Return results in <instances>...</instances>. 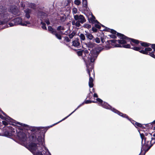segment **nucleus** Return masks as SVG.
<instances>
[{"label": "nucleus", "mask_w": 155, "mask_h": 155, "mask_svg": "<svg viewBox=\"0 0 155 155\" xmlns=\"http://www.w3.org/2000/svg\"><path fill=\"white\" fill-rule=\"evenodd\" d=\"M78 109V108H77L76 109H75L70 114H69L68 116H67L66 117H65V118H63V119H62L60 121H59L57 123H56L55 124H54V125H55L56 124H57V123H58L61 122V121H63L64 120H65V119H67L68 117H69V116H70L73 113H74L76 110H77Z\"/></svg>", "instance_id": "obj_14"}, {"label": "nucleus", "mask_w": 155, "mask_h": 155, "mask_svg": "<svg viewBox=\"0 0 155 155\" xmlns=\"http://www.w3.org/2000/svg\"><path fill=\"white\" fill-rule=\"evenodd\" d=\"M26 17L28 18H29L30 17V16L29 14H26Z\"/></svg>", "instance_id": "obj_43"}, {"label": "nucleus", "mask_w": 155, "mask_h": 155, "mask_svg": "<svg viewBox=\"0 0 155 155\" xmlns=\"http://www.w3.org/2000/svg\"><path fill=\"white\" fill-rule=\"evenodd\" d=\"M141 44L142 46L144 47H147L149 46V44L145 42L141 43Z\"/></svg>", "instance_id": "obj_26"}, {"label": "nucleus", "mask_w": 155, "mask_h": 155, "mask_svg": "<svg viewBox=\"0 0 155 155\" xmlns=\"http://www.w3.org/2000/svg\"><path fill=\"white\" fill-rule=\"evenodd\" d=\"M92 31L94 32H96L97 30V29L94 27H93L92 28Z\"/></svg>", "instance_id": "obj_39"}, {"label": "nucleus", "mask_w": 155, "mask_h": 155, "mask_svg": "<svg viewBox=\"0 0 155 155\" xmlns=\"http://www.w3.org/2000/svg\"><path fill=\"white\" fill-rule=\"evenodd\" d=\"M139 51L141 53H143V54H146V53L145 51V50H140V51Z\"/></svg>", "instance_id": "obj_38"}, {"label": "nucleus", "mask_w": 155, "mask_h": 155, "mask_svg": "<svg viewBox=\"0 0 155 155\" xmlns=\"http://www.w3.org/2000/svg\"><path fill=\"white\" fill-rule=\"evenodd\" d=\"M48 31L52 34L54 35L56 32L55 29L53 28L51 26H49L48 28Z\"/></svg>", "instance_id": "obj_13"}, {"label": "nucleus", "mask_w": 155, "mask_h": 155, "mask_svg": "<svg viewBox=\"0 0 155 155\" xmlns=\"http://www.w3.org/2000/svg\"><path fill=\"white\" fill-rule=\"evenodd\" d=\"M25 12L26 13V14H29L31 12V10L29 9H26L25 11Z\"/></svg>", "instance_id": "obj_35"}, {"label": "nucleus", "mask_w": 155, "mask_h": 155, "mask_svg": "<svg viewBox=\"0 0 155 155\" xmlns=\"http://www.w3.org/2000/svg\"><path fill=\"white\" fill-rule=\"evenodd\" d=\"M83 53L86 56V54H88L89 53L88 51L87 50H83Z\"/></svg>", "instance_id": "obj_34"}, {"label": "nucleus", "mask_w": 155, "mask_h": 155, "mask_svg": "<svg viewBox=\"0 0 155 155\" xmlns=\"http://www.w3.org/2000/svg\"><path fill=\"white\" fill-rule=\"evenodd\" d=\"M139 131L142 139V147L140 153H141L143 151H144V153L143 155H144L145 153L155 143V137H152L150 134H149L146 137H145L143 134L141 133L139 130Z\"/></svg>", "instance_id": "obj_2"}, {"label": "nucleus", "mask_w": 155, "mask_h": 155, "mask_svg": "<svg viewBox=\"0 0 155 155\" xmlns=\"http://www.w3.org/2000/svg\"><path fill=\"white\" fill-rule=\"evenodd\" d=\"M41 24L42 25L41 26L42 28L44 30H47V28L45 26V24L42 22H41Z\"/></svg>", "instance_id": "obj_27"}, {"label": "nucleus", "mask_w": 155, "mask_h": 155, "mask_svg": "<svg viewBox=\"0 0 155 155\" xmlns=\"http://www.w3.org/2000/svg\"><path fill=\"white\" fill-rule=\"evenodd\" d=\"M123 47L125 48H129L130 47V45L129 44L124 45H123Z\"/></svg>", "instance_id": "obj_36"}, {"label": "nucleus", "mask_w": 155, "mask_h": 155, "mask_svg": "<svg viewBox=\"0 0 155 155\" xmlns=\"http://www.w3.org/2000/svg\"><path fill=\"white\" fill-rule=\"evenodd\" d=\"M2 112L5 117H4L0 114V118L2 119L5 120L2 121L3 124L5 125H7L9 124L10 125L12 126L15 125V124H19L24 126H28L25 125V124L16 121L15 120L10 118L3 111H2Z\"/></svg>", "instance_id": "obj_3"}, {"label": "nucleus", "mask_w": 155, "mask_h": 155, "mask_svg": "<svg viewBox=\"0 0 155 155\" xmlns=\"http://www.w3.org/2000/svg\"><path fill=\"white\" fill-rule=\"evenodd\" d=\"M85 45L86 46V47L88 48V49L89 50H92L95 46L96 45L95 43L91 41L86 43Z\"/></svg>", "instance_id": "obj_9"}, {"label": "nucleus", "mask_w": 155, "mask_h": 155, "mask_svg": "<svg viewBox=\"0 0 155 155\" xmlns=\"http://www.w3.org/2000/svg\"><path fill=\"white\" fill-rule=\"evenodd\" d=\"M111 33H112V34H116L117 33L114 30H111Z\"/></svg>", "instance_id": "obj_41"}, {"label": "nucleus", "mask_w": 155, "mask_h": 155, "mask_svg": "<svg viewBox=\"0 0 155 155\" xmlns=\"http://www.w3.org/2000/svg\"><path fill=\"white\" fill-rule=\"evenodd\" d=\"M153 53V52H152L151 53H150V55L152 57H153L154 55V54Z\"/></svg>", "instance_id": "obj_49"}, {"label": "nucleus", "mask_w": 155, "mask_h": 155, "mask_svg": "<svg viewBox=\"0 0 155 155\" xmlns=\"http://www.w3.org/2000/svg\"><path fill=\"white\" fill-rule=\"evenodd\" d=\"M155 124V120H154L153 122L152 123V124Z\"/></svg>", "instance_id": "obj_52"}, {"label": "nucleus", "mask_w": 155, "mask_h": 155, "mask_svg": "<svg viewBox=\"0 0 155 155\" xmlns=\"http://www.w3.org/2000/svg\"><path fill=\"white\" fill-rule=\"evenodd\" d=\"M97 101L100 103H102V101L99 98H97Z\"/></svg>", "instance_id": "obj_42"}, {"label": "nucleus", "mask_w": 155, "mask_h": 155, "mask_svg": "<svg viewBox=\"0 0 155 155\" xmlns=\"http://www.w3.org/2000/svg\"><path fill=\"white\" fill-rule=\"evenodd\" d=\"M83 27L84 28H87V29H89L91 28V25L88 24H85L83 25Z\"/></svg>", "instance_id": "obj_19"}, {"label": "nucleus", "mask_w": 155, "mask_h": 155, "mask_svg": "<svg viewBox=\"0 0 155 155\" xmlns=\"http://www.w3.org/2000/svg\"><path fill=\"white\" fill-rule=\"evenodd\" d=\"M71 41V40L69 39V38L68 37H65L64 38V41L68 42H70Z\"/></svg>", "instance_id": "obj_28"}, {"label": "nucleus", "mask_w": 155, "mask_h": 155, "mask_svg": "<svg viewBox=\"0 0 155 155\" xmlns=\"http://www.w3.org/2000/svg\"><path fill=\"white\" fill-rule=\"evenodd\" d=\"M107 109L110 110L115 113H116L118 115L122 117H123L126 118L129 120L131 123L133 124L136 127H141L142 125L141 124L136 122V121L132 120L131 118H129L128 116L126 114H123L120 112V111L116 110L113 107H105Z\"/></svg>", "instance_id": "obj_4"}, {"label": "nucleus", "mask_w": 155, "mask_h": 155, "mask_svg": "<svg viewBox=\"0 0 155 155\" xmlns=\"http://www.w3.org/2000/svg\"><path fill=\"white\" fill-rule=\"evenodd\" d=\"M116 46L117 47H120V46L119 45H116Z\"/></svg>", "instance_id": "obj_54"}, {"label": "nucleus", "mask_w": 155, "mask_h": 155, "mask_svg": "<svg viewBox=\"0 0 155 155\" xmlns=\"http://www.w3.org/2000/svg\"><path fill=\"white\" fill-rule=\"evenodd\" d=\"M77 9L76 8H74L72 9V12L73 14H76L77 12Z\"/></svg>", "instance_id": "obj_32"}, {"label": "nucleus", "mask_w": 155, "mask_h": 155, "mask_svg": "<svg viewBox=\"0 0 155 155\" xmlns=\"http://www.w3.org/2000/svg\"><path fill=\"white\" fill-rule=\"evenodd\" d=\"M9 25L10 26H13V24L12 23H9Z\"/></svg>", "instance_id": "obj_48"}, {"label": "nucleus", "mask_w": 155, "mask_h": 155, "mask_svg": "<svg viewBox=\"0 0 155 155\" xmlns=\"http://www.w3.org/2000/svg\"><path fill=\"white\" fill-rule=\"evenodd\" d=\"M12 125L16 128L12 127H9V130L8 134L10 136L16 137L19 140L24 142L26 140V135L23 132V129L27 130H30L34 132L31 137L32 140L36 141V140L39 144H36L34 143H31L27 146V148L34 155H51L48 149L44 146V139L40 134V130L43 128V127H30L21 126L15 124Z\"/></svg>", "instance_id": "obj_1"}, {"label": "nucleus", "mask_w": 155, "mask_h": 155, "mask_svg": "<svg viewBox=\"0 0 155 155\" xmlns=\"http://www.w3.org/2000/svg\"><path fill=\"white\" fill-rule=\"evenodd\" d=\"M151 47L154 49V50L155 51V44H152Z\"/></svg>", "instance_id": "obj_44"}, {"label": "nucleus", "mask_w": 155, "mask_h": 155, "mask_svg": "<svg viewBox=\"0 0 155 155\" xmlns=\"http://www.w3.org/2000/svg\"><path fill=\"white\" fill-rule=\"evenodd\" d=\"M96 58L97 56H92L91 57H88L89 60H90L91 62H94V61L96 59Z\"/></svg>", "instance_id": "obj_16"}, {"label": "nucleus", "mask_w": 155, "mask_h": 155, "mask_svg": "<svg viewBox=\"0 0 155 155\" xmlns=\"http://www.w3.org/2000/svg\"><path fill=\"white\" fill-rule=\"evenodd\" d=\"M89 22L92 24L98 23V22L96 20L93 14L91 15V17L88 18Z\"/></svg>", "instance_id": "obj_8"}, {"label": "nucleus", "mask_w": 155, "mask_h": 155, "mask_svg": "<svg viewBox=\"0 0 155 155\" xmlns=\"http://www.w3.org/2000/svg\"><path fill=\"white\" fill-rule=\"evenodd\" d=\"M101 41H102V42H103V39H101Z\"/></svg>", "instance_id": "obj_56"}, {"label": "nucleus", "mask_w": 155, "mask_h": 155, "mask_svg": "<svg viewBox=\"0 0 155 155\" xmlns=\"http://www.w3.org/2000/svg\"><path fill=\"white\" fill-rule=\"evenodd\" d=\"M94 41L97 43H99L100 42V39L98 37L94 39Z\"/></svg>", "instance_id": "obj_29"}, {"label": "nucleus", "mask_w": 155, "mask_h": 155, "mask_svg": "<svg viewBox=\"0 0 155 155\" xmlns=\"http://www.w3.org/2000/svg\"><path fill=\"white\" fill-rule=\"evenodd\" d=\"M117 35L118 36L121 37V38L122 39V40L118 41V43L120 44H125L130 39L121 34L117 33Z\"/></svg>", "instance_id": "obj_6"}, {"label": "nucleus", "mask_w": 155, "mask_h": 155, "mask_svg": "<svg viewBox=\"0 0 155 155\" xmlns=\"http://www.w3.org/2000/svg\"><path fill=\"white\" fill-rule=\"evenodd\" d=\"M43 131H44V132H45L46 131V130H43Z\"/></svg>", "instance_id": "obj_55"}, {"label": "nucleus", "mask_w": 155, "mask_h": 155, "mask_svg": "<svg viewBox=\"0 0 155 155\" xmlns=\"http://www.w3.org/2000/svg\"><path fill=\"white\" fill-rule=\"evenodd\" d=\"M54 35H55L56 37L59 39L61 40V36L60 34L57 33L56 31Z\"/></svg>", "instance_id": "obj_18"}, {"label": "nucleus", "mask_w": 155, "mask_h": 155, "mask_svg": "<svg viewBox=\"0 0 155 155\" xmlns=\"http://www.w3.org/2000/svg\"><path fill=\"white\" fill-rule=\"evenodd\" d=\"M85 32L86 33L85 34V35L87 39L90 40H92L94 38L93 35L91 34L88 32L86 31Z\"/></svg>", "instance_id": "obj_12"}, {"label": "nucleus", "mask_w": 155, "mask_h": 155, "mask_svg": "<svg viewBox=\"0 0 155 155\" xmlns=\"http://www.w3.org/2000/svg\"><path fill=\"white\" fill-rule=\"evenodd\" d=\"M15 15H18L19 11L17 9H15L14 11H13L12 12Z\"/></svg>", "instance_id": "obj_20"}, {"label": "nucleus", "mask_w": 155, "mask_h": 155, "mask_svg": "<svg viewBox=\"0 0 155 155\" xmlns=\"http://www.w3.org/2000/svg\"><path fill=\"white\" fill-rule=\"evenodd\" d=\"M72 46L75 47H78L80 45V43L79 39H77L73 41L72 42Z\"/></svg>", "instance_id": "obj_10"}, {"label": "nucleus", "mask_w": 155, "mask_h": 155, "mask_svg": "<svg viewBox=\"0 0 155 155\" xmlns=\"http://www.w3.org/2000/svg\"><path fill=\"white\" fill-rule=\"evenodd\" d=\"M74 20L72 21V24L77 27H79L81 25L80 23L83 24L86 21L85 18L81 15H74Z\"/></svg>", "instance_id": "obj_5"}, {"label": "nucleus", "mask_w": 155, "mask_h": 155, "mask_svg": "<svg viewBox=\"0 0 155 155\" xmlns=\"http://www.w3.org/2000/svg\"><path fill=\"white\" fill-rule=\"evenodd\" d=\"M83 5L85 8H86L87 6V2L86 0H83L82 2Z\"/></svg>", "instance_id": "obj_21"}, {"label": "nucleus", "mask_w": 155, "mask_h": 155, "mask_svg": "<svg viewBox=\"0 0 155 155\" xmlns=\"http://www.w3.org/2000/svg\"><path fill=\"white\" fill-rule=\"evenodd\" d=\"M86 104H87V103H90V102L89 101H86Z\"/></svg>", "instance_id": "obj_53"}, {"label": "nucleus", "mask_w": 155, "mask_h": 155, "mask_svg": "<svg viewBox=\"0 0 155 155\" xmlns=\"http://www.w3.org/2000/svg\"><path fill=\"white\" fill-rule=\"evenodd\" d=\"M111 35L112 36V37L113 38H116V36L114 35Z\"/></svg>", "instance_id": "obj_51"}, {"label": "nucleus", "mask_w": 155, "mask_h": 155, "mask_svg": "<svg viewBox=\"0 0 155 155\" xmlns=\"http://www.w3.org/2000/svg\"><path fill=\"white\" fill-rule=\"evenodd\" d=\"M132 48L135 50L139 51L141 49V48L139 47H134L133 48Z\"/></svg>", "instance_id": "obj_31"}, {"label": "nucleus", "mask_w": 155, "mask_h": 155, "mask_svg": "<svg viewBox=\"0 0 155 155\" xmlns=\"http://www.w3.org/2000/svg\"><path fill=\"white\" fill-rule=\"evenodd\" d=\"M45 22L48 25H49L50 24V22L49 20H46Z\"/></svg>", "instance_id": "obj_40"}, {"label": "nucleus", "mask_w": 155, "mask_h": 155, "mask_svg": "<svg viewBox=\"0 0 155 155\" xmlns=\"http://www.w3.org/2000/svg\"><path fill=\"white\" fill-rule=\"evenodd\" d=\"M89 76V85L90 87H93V80L92 77H91L90 71L89 70H87Z\"/></svg>", "instance_id": "obj_11"}, {"label": "nucleus", "mask_w": 155, "mask_h": 155, "mask_svg": "<svg viewBox=\"0 0 155 155\" xmlns=\"http://www.w3.org/2000/svg\"><path fill=\"white\" fill-rule=\"evenodd\" d=\"M117 41L116 40H111V41L112 42H114V43H115L116 42V41Z\"/></svg>", "instance_id": "obj_50"}, {"label": "nucleus", "mask_w": 155, "mask_h": 155, "mask_svg": "<svg viewBox=\"0 0 155 155\" xmlns=\"http://www.w3.org/2000/svg\"><path fill=\"white\" fill-rule=\"evenodd\" d=\"M21 6L23 8H24L25 7V5L23 3H21Z\"/></svg>", "instance_id": "obj_46"}, {"label": "nucleus", "mask_w": 155, "mask_h": 155, "mask_svg": "<svg viewBox=\"0 0 155 155\" xmlns=\"http://www.w3.org/2000/svg\"><path fill=\"white\" fill-rule=\"evenodd\" d=\"M83 50H81L80 51H78L77 52L78 55L79 56H81L82 55L83 53Z\"/></svg>", "instance_id": "obj_23"}, {"label": "nucleus", "mask_w": 155, "mask_h": 155, "mask_svg": "<svg viewBox=\"0 0 155 155\" xmlns=\"http://www.w3.org/2000/svg\"><path fill=\"white\" fill-rule=\"evenodd\" d=\"M79 36L81 40L82 41H84L85 40V35L82 33L81 34L79 35Z\"/></svg>", "instance_id": "obj_15"}, {"label": "nucleus", "mask_w": 155, "mask_h": 155, "mask_svg": "<svg viewBox=\"0 0 155 155\" xmlns=\"http://www.w3.org/2000/svg\"><path fill=\"white\" fill-rule=\"evenodd\" d=\"M131 41L134 43H135L137 44L139 43V41L137 40L134 39H131Z\"/></svg>", "instance_id": "obj_33"}, {"label": "nucleus", "mask_w": 155, "mask_h": 155, "mask_svg": "<svg viewBox=\"0 0 155 155\" xmlns=\"http://www.w3.org/2000/svg\"><path fill=\"white\" fill-rule=\"evenodd\" d=\"M94 97H97L98 96L97 94L95 93L94 94Z\"/></svg>", "instance_id": "obj_45"}, {"label": "nucleus", "mask_w": 155, "mask_h": 155, "mask_svg": "<svg viewBox=\"0 0 155 155\" xmlns=\"http://www.w3.org/2000/svg\"><path fill=\"white\" fill-rule=\"evenodd\" d=\"M13 22L15 23V25H21L23 26L26 25L25 24L22 23L21 19L19 18H15Z\"/></svg>", "instance_id": "obj_7"}, {"label": "nucleus", "mask_w": 155, "mask_h": 155, "mask_svg": "<svg viewBox=\"0 0 155 155\" xmlns=\"http://www.w3.org/2000/svg\"><path fill=\"white\" fill-rule=\"evenodd\" d=\"M95 26L97 28H101V26L97 24H95Z\"/></svg>", "instance_id": "obj_37"}, {"label": "nucleus", "mask_w": 155, "mask_h": 155, "mask_svg": "<svg viewBox=\"0 0 155 155\" xmlns=\"http://www.w3.org/2000/svg\"><path fill=\"white\" fill-rule=\"evenodd\" d=\"M28 7L31 8L35 9V4L31 3L29 4Z\"/></svg>", "instance_id": "obj_22"}, {"label": "nucleus", "mask_w": 155, "mask_h": 155, "mask_svg": "<svg viewBox=\"0 0 155 155\" xmlns=\"http://www.w3.org/2000/svg\"><path fill=\"white\" fill-rule=\"evenodd\" d=\"M57 29L58 31L64 30V28L63 26H60L57 27Z\"/></svg>", "instance_id": "obj_24"}, {"label": "nucleus", "mask_w": 155, "mask_h": 155, "mask_svg": "<svg viewBox=\"0 0 155 155\" xmlns=\"http://www.w3.org/2000/svg\"><path fill=\"white\" fill-rule=\"evenodd\" d=\"M154 129L155 130V127H154Z\"/></svg>", "instance_id": "obj_57"}, {"label": "nucleus", "mask_w": 155, "mask_h": 155, "mask_svg": "<svg viewBox=\"0 0 155 155\" xmlns=\"http://www.w3.org/2000/svg\"><path fill=\"white\" fill-rule=\"evenodd\" d=\"M76 35V33L75 31H73L69 35V37L70 39H72Z\"/></svg>", "instance_id": "obj_17"}, {"label": "nucleus", "mask_w": 155, "mask_h": 155, "mask_svg": "<svg viewBox=\"0 0 155 155\" xmlns=\"http://www.w3.org/2000/svg\"><path fill=\"white\" fill-rule=\"evenodd\" d=\"M145 51L146 53V54H147L148 53V51H152V49L150 48H147L145 49Z\"/></svg>", "instance_id": "obj_25"}, {"label": "nucleus", "mask_w": 155, "mask_h": 155, "mask_svg": "<svg viewBox=\"0 0 155 155\" xmlns=\"http://www.w3.org/2000/svg\"><path fill=\"white\" fill-rule=\"evenodd\" d=\"M74 3L76 5H78L81 3V2L79 0H75L74 1Z\"/></svg>", "instance_id": "obj_30"}, {"label": "nucleus", "mask_w": 155, "mask_h": 155, "mask_svg": "<svg viewBox=\"0 0 155 155\" xmlns=\"http://www.w3.org/2000/svg\"><path fill=\"white\" fill-rule=\"evenodd\" d=\"M1 24V23H0V25Z\"/></svg>", "instance_id": "obj_58"}, {"label": "nucleus", "mask_w": 155, "mask_h": 155, "mask_svg": "<svg viewBox=\"0 0 155 155\" xmlns=\"http://www.w3.org/2000/svg\"><path fill=\"white\" fill-rule=\"evenodd\" d=\"M24 23L26 25H26L27 24H30V22L28 21H26L25 23Z\"/></svg>", "instance_id": "obj_47"}]
</instances>
